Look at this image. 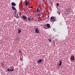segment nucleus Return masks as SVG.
<instances>
[{
  "instance_id": "obj_1",
  "label": "nucleus",
  "mask_w": 75,
  "mask_h": 75,
  "mask_svg": "<svg viewBox=\"0 0 75 75\" xmlns=\"http://www.w3.org/2000/svg\"><path fill=\"white\" fill-rule=\"evenodd\" d=\"M50 18L53 22H54L55 21V18L54 16H52Z\"/></svg>"
},
{
  "instance_id": "obj_2",
  "label": "nucleus",
  "mask_w": 75,
  "mask_h": 75,
  "mask_svg": "<svg viewBox=\"0 0 75 75\" xmlns=\"http://www.w3.org/2000/svg\"><path fill=\"white\" fill-rule=\"evenodd\" d=\"M14 70V69H12L11 70L10 69H7V71H8V72H13Z\"/></svg>"
},
{
  "instance_id": "obj_3",
  "label": "nucleus",
  "mask_w": 75,
  "mask_h": 75,
  "mask_svg": "<svg viewBox=\"0 0 75 75\" xmlns=\"http://www.w3.org/2000/svg\"><path fill=\"white\" fill-rule=\"evenodd\" d=\"M11 5H12V6H16V4H15L14 2H12L11 3Z\"/></svg>"
},
{
  "instance_id": "obj_4",
  "label": "nucleus",
  "mask_w": 75,
  "mask_h": 75,
  "mask_svg": "<svg viewBox=\"0 0 75 75\" xmlns=\"http://www.w3.org/2000/svg\"><path fill=\"white\" fill-rule=\"evenodd\" d=\"M71 59L72 61H74V60H75V58L74 57L72 56L71 57Z\"/></svg>"
},
{
  "instance_id": "obj_5",
  "label": "nucleus",
  "mask_w": 75,
  "mask_h": 75,
  "mask_svg": "<svg viewBox=\"0 0 75 75\" xmlns=\"http://www.w3.org/2000/svg\"><path fill=\"white\" fill-rule=\"evenodd\" d=\"M35 33H39V31H38V28H36L35 29Z\"/></svg>"
},
{
  "instance_id": "obj_6",
  "label": "nucleus",
  "mask_w": 75,
  "mask_h": 75,
  "mask_svg": "<svg viewBox=\"0 0 75 75\" xmlns=\"http://www.w3.org/2000/svg\"><path fill=\"white\" fill-rule=\"evenodd\" d=\"M42 62V60L41 59H40L39 61H38V63L39 64H40Z\"/></svg>"
},
{
  "instance_id": "obj_7",
  "label": "nucleus",
  "mask_w": 75,
  "mask_h": 75,
  "mask_svg": "<svg viewBox=\"0 0 75 75\" xmlns=\"http://www.w3.org/2000/svg\"><path fill=\"white\" fill-rule=\"evenodd\" d=\"M61 65H62V61L60 60L59 65L60 67H61Z\"/></svg>"
},
{
  "instance_id": "obj_8",
  "label": "nucleus",
  "mask_w": 75,
  "mask_h": 75,
  "mask_svg": "<svg viewBox=\"0 0 75 75\" xmlns=\"http://www.w3.org/2000/svg\"><path fill=\"white\" fill-rule=\"evenodd\" d=\"M22 18L25 19H27V17H26L25 16H22Z\"/></svg>"
},
{
  "instance_id": "obj_9",
  "label": "nucleus",
  "mask_w": 75,
  "mask_h": 75,
  "mask_svg": "<svg viewBox=\"0 0 75 75\" xmlns=\"http://www.w3.org/2000/svg\"><path fill=\"white\" fill-rule=\"evenodd\" d=\"M47 27H48V28H50V24H49L47 23Z\"/></svg>"
},
{
  "instance_id": "obj_10",
  "label": "nucleus",
  "mask_w": 75,
  "mask_h": 75,
  "mask_svg": "<svg viewBox=\"0 0 75 75\" xmlns=\"http://www.w3.org/2000/svg\"><path fill=\"white\" fill-rule=\"evenodd\" d=\"M28 19L29 21H31V18L29 17L28 18Z\"/></svg>"
},
{
  "instance_id": "obj_11",
  "label": "nucleus",
  "mask_w": 75,
  "mask_h": 75,
  "mask_svg": "<svg viewBox=\"0 0 75 75\" xmlns=\"http://www.w3.org/2000/svg\"><path fill=\"white\" fill-rule=\"evenodd\" d=\"M18 34H20V33H21V29H19L18 30Z\"/></svg>"
},
{
  "instance_id": "obj_12",
  "label": "nucleus",
  "mask_w": 75,
  "mask_h": 75,
  "mask_svg": "<svg viewBox=\"0 0 75 75\" xmlns=\"http://www.w3.org/2000/svg\"><path fill=\"white\" fill-rule=\"evenodd\" d=\"M12 8L13 10H16V8H15V7L14 6H12Z\"/></svg>"
},
{
  "instance_id": "obj_13",
  "label": "nucleus",
  "mask_w": 75,
  "mask_h": 75,
  "mask_svg": "<svg viewBox=\"0 0 75 75\" xmlns=\"http://www.w3.org/2000/svg\"><path fill=\"white\" fill-rule=\"evenodd\" d=\"M25 4H26L25 5V6H27V4H28L27 3V1H25Z\"/></svg>"
},
{
  "instance_id": "obj_14",
  "label": "nucleus",
  "mask_w": 75,
  "mask_h": 75,
  "mask_svg": "<svg viewBox=\"0 0 75 75\" xmlns=\"http://www.w3.org/2000/svg\"><path fill=\"white\" fill-rule=\"evenodd\" d=\"M36 11H38V12H39V11H40V9L38 8H37Z\"/></svg>"
},
{
  "instance_id": "obj_15",
  "label": "nucleus",
  "mask_w": 75,
  "mask_h": 75,
  "mask_svg": "<svg viewBox=\"0 0 75 75\" xmlns=\"http://www.w3.org/2000/svg\"><path fill=\"white\" fill-rule=\"evenodd\" d=\"M38 17H40L41 16V14L39 13L38 15Z\"/></svg>"
},
{
  "instance_id": "obj_16",
  "label": "nucleus",
  "mask_w": 75,
  "mask_h": 75,
  "mask_svg": "<svg viewBox=\"0 0 75 75\" xmlns=\"http://www.w3.org/2000/svg\"><path fill=\"white\" fill-rule=\"evenodd\" d=\"M57 13H58V14H59V15H60V14L61 13L60 11H57Z\"/></svg>"
},
{
  "instance_id": "obj_17",
  "label": "nucleus",
  "mask_w": 75,
  "mask_h": 75,
  "mask_svg": "<svg viewBox=\"0 0 75 75\" xmlns=\"http://www.w3.org/2000/svg\"><path fill=\"white\" fill-rule=\"evenodd\" d=\"M48 40L50 42H51V39L49 38L48 39Z\"/></svg>"
},
{
  "instance_id": "obj_18",
  "label": "nucleus",
  "mask_w": 75,
  "mask_h": 75,
  "mask_svg": "<svg viewBox=\"0 0 75 75\" xmlns=\"http://www.w3.org/2000/svg\"><path fill=\"white\" fill-rule=\"evenodd\" d=\"M57 6H59V4H58V3H57Z\"/></svg>"
},
{
  "instance_id": "obj_19",
  "label": "nucleus",
  "mask_w": 75,
  "mask_h": 75,
  "mask_svg": "<svg viewBox=\"0 0 75 75\" xmlns=\"http://www.w3.org/2000/svg\"><path fill=\"white\" fill-rule=\"evenodd\" d=\"M19 52L20 53H21V50H19Z\"/></svg>"
},
{
  "instance_id": "obj_20",
  "label": "nucleus",
  "mask_w": 75,
  "mask_h": 75,
  "mask_svg": "<svg viewBox=\"0 0 75 75\" xmlns=\"http://www.w3.org/2000/svg\"><path fill=\"white\" fill-rule=\"evenodd\" d=\"M30 3V2L29 1H28V4H29Z\"/></svg>"
},
{
  "instance_id": "obj_21",
  "label": "nucleus",
  "mask_w": 75,
  "mask_h": 75,
  "mask_svg": "<svg viewBox=\"0 0 75 75\" xmlns=\"http://www.w3.org/2000/svg\"><path fill=\"white\" fill-rule=\"evenodd\" d=\"M31 8H33V6H31Z\"/></svg>"
},
{
  "instance_id": "obj_22",
  "label": "nucleus",
  "mask_w": 75,
  "mask_h": 75,
  "mask_svg": "<svg viewBox=\"0 0 75 75\" xmlns=\"http://www.w3.org/2000/svg\"><path fill=\"white\" fill-rule=\"evenodd\" d=\"M54 31H55V29L54 30Z\"/></svg>"
},
{
  "instance_id": "obj_23",
  "label": "nucleus",
  "mask_w": 75,
  "mask_h": 75,
  "mask_svg": "<svg viewBox=\"0 0 75 75\" xmlns=\"http://www.w3.org/2000/svg\"><path fill=\"white\" fill-rule=\"evenodd\" d=\"M54 31H55V29L54 30Z\"/></svg>"
},
{
  "instance_id": "obj_24",
  "label": "nucleus",
  "mask_w": 75,
  "mask_h": 75,
  "mask_svg": "<svg viewBox=\"0 0 75 75\" xmlns=\"http://www.w3.org/2000/svg\"><path fill=\"white\" fill-rule=\"evenodd\" d=\"M54 31H55V29L54 30Z\"/></svg>"
}]
</instances>
